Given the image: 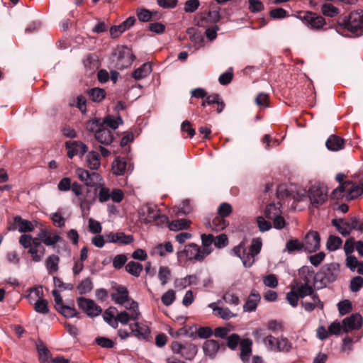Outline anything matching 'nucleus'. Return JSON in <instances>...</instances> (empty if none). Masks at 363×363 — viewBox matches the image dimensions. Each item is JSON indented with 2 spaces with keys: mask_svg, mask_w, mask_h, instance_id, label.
Instances as JSON below:
<instances>
[{
  "mask_svg": "<svg viewBox=\"0 0 363 363\" xmlns=\"http://www.w3.org/2000/svg\"><path fill=\"white\" fill-rule=\"evenodd\" d=\"M59 311L66 318H73L77 314L74 308L65 305L60 306Z\"/></svg>",
  "mask_w": 363,
  "mask_h": 363,
  "instance_id": "nucleus-61",
  "label": "nucleus"
},
{
  "mask_svg": "<svg viewBox=\"0 0 363 363\" xmlns=\"http://www.w3.org/2000/svg\"><path fill=\"white\" fill-rule=\"evenodd\" d=\"M125 308L129 311L127 312L125 311H121L118 313L116 315V321L117 323H121L123 325L127 324L129 320H135L138 318L140 313L138 308V303L132 300L129 305H125Z\"/></svg>",
  "mask_w": 363,
  "mask_h": 363,
  "instance_id": "nucleus-6",
  "label": "nucleus"
},
{
  "mask_svg": "<svg viewBox=\"0 0 363 363\" xmlns=\"http://www.w3.org/2000/svg\"><path fill=\"white\" fill-rule=\"evenodd\" d=\"M219 19L220 13L218 10L209 11L207 13H202L201 14L198 24L199 26H204V22L216 23Z\"/></svg>",
  "mask_w": 363,
  "mask_h": 363,
  "instance_id": "nucleus-33",
  "label": "nucleus"
},
{
  "mask_svg": "<svg viewBox=\"0 0 363 363\" xmlns=\"http://www.w3.org/2000/svg\"><path fill=\"white\" fill-rule=\"evenodd\" d=\"M185 257L188 260L201 262L206 257V254L199 245L191 243L185 245L182 251L178 252V257Z\"/></svg>",
  "mask_w": 363,
  "mask_h": 363,
  "instance_id": "nucleus-8",
  "label": "nucleus"
},
{
  "mask_svg": "<svg viewBox=\"0 0 363 363\" xmlns=\"http://www.w3.org/2000/svg\"><path fill=\"white\" fill-rule=\"evenodd\" d=\"M362 318L358 313H353L342 320V328L345 332L357 330L362 326Z\"/></svg>",
  "mask_w": 363,
  "mask_h": 363,
  "instance_id": "nucleus-17",
  "label": "nucleus"
},
{
  "mask_svg": "<svg viewBox=\"0 0 363 363\" xmlns=\"http://www.w3.org/2000/svg\"><path fill=\"white\" fill-rule=\"evenodd\" d=\"M176 298V294L174 290L169 289L161 297L162 303L165 306L172 305Z\"/></svg>",
  "mask_w": 363,
  "mask_h": 363,
  "instance_id": "nucleus-51",
  "label": "nucleus"
},
{
  "mask_svg": "<svg viewBox=\"0 0 363 363\" xmlns=\"http://www.w3.org/2000/svg\"><path fill=\"white\" fill-rule=\"evenodd\" d=\"M104 320L112 328H116L118 323L116 321V316L111 312V308L107 309L103 314Z\"/></svg>",
  "mask_w": 363,
  "mask_h": 363,
  "instance_id": "nucleus-54",
  "label": "nucleus"
},
{
  "mask_svg": "<svg viewBox=\"0 0 363 363\" xmlns=\"http://www.w3.org/2000/svg\"><path fill=\"white\" fill-rule=\"evenodd\" d=\"M172 276L170 269L166 266H161L158 271V279L162 286H165Z\"/></svg>",
  "mask_w": 363,
  "mask_h": 363,
  "instance_id": "nucleus-43",
  "label": "nucleus"
},
{
  "mask_svg": "<svg viewBox=\"0 0 363 363\" xmlns=\"http://www.w3.org/2000/svg\"><path fill=\"white\" fill-rule=\"evenodd\" d=\"M264 284L270 288H276L278 285V279L276 275L271 274L263 278Z\"/></svg>",
  "mask_w": 363,
  "mask_h": 363,
  "instance_id": "nucleus-64",
  "label": "nucleus"
},
{
  "mask_svg": "<svg viewBox=\"0 0 363 363\" xmlns=\"http://www.w3.org/2000/svg\"><path fill=\"white\" fill-rule=\"evenodd\" d=\"M34 229L35 227L30 220L23 219L20 216H15L13 218V223L9 227V230H18L20 233H23V234L33 232Z\"/></svg>",
  "mask_w": 363,
  "mask_h": 363,
  "instance_id": "nucleus-12",
  "label": "nucleus"
},
{
  "mask_svg": "<svg viewBox=\"0 0 363 363\" xmlns=\"http://www.w3.org/2000/svg\"><path fill=\"white\" fill-rule=\"evenodd\" d=\"M346 194L347 190L345 187V183L344 182L332 191L330 198L331 199L338 200L343 198L344 196H346Z\"/></svg>",
  "mask_w": 363,
  "mask_h": 363,
  "instance_id": "nucleus-49",
  "label": "nucleus"
},
{
  "mask_svg": "<svg viewBox=\"0 0 363 363\" xmlns=\"http://www.w3.org/2000/svg\"><path fill=\"white\" fill-rule=\"evenodd\" d=\"M261 296L255 290H252L248 296L246 302L243 306V311L245 312L255 311L260 301Z\"/></svg>",
  "mask_w": 363,
  "mask_h": 363,
  "instance_id": "nucleus-21",
  "label": "nucleus"
},
{
  "mask_svg": "<svg viewBox=\"0 0 363 363\" xmlns=\"http://www.w3.org/2000/svg\"><path fill=\"white\" fill-rule=\"evenodd\" d=\"M296 291L301 298H303L307 296H313L314 290L311 286L308 283L301 284L300 285L295 286Z\"/></svg>",
  "mask_w": 363,
  "mask_h": 363,
  "instance_id": "nucleus-42",
  "label": "nucleus"
},
{
  "mask_svg": "<svg viewBox=\"0 0 363 363\" xmlns=\"http://www.w3.org/2000/svg\"><path fill=\"white\" fill-rule=\"evenodd\" d=\"M299 296L296 291V287L294 285L291 286V290L286 294V298L289 304L292 307H296L298 302Z\"/></svg>",
  "mask_w": 363,
  "mask_h": 363,
  "instance_id": "nucleus-48",
  "label": "nucleus"
},
{
  "mask_svg": "<svg viewBox=\"0 0 363 363\" xmlns=\"http://www.w3.org/2000/svg\"><path fill=\"white\" fill-rule=\"evenodd\" d=\"M327 148L332 151H338L343 148L344 140L339 136L332 135L325 142Z\"/></svg>",
  "mask_w": 363,
  "mask_h": 363,
  "instance_id": "nucleus-32",
  "label": "nucleus"
},
{
  "mask_svg": "<svg viewBox=\"0 0 363 363\" xmlns=\"http://www.w3.org/2000/svg\"><path fill=\"white\" fill-rule=\"evenodd\" d=\"M18 242L23 248H28L29 247H44L41 242H43V238H40V232L38 233L37 237L33 238L30 234H23L20 236Z\"/></svg>",
  "mask_w": 363,
  "mask_h": 363,
  "instance_id": "nucleus-14",
  "label": "nucleus"
},
{
  "mask_svg": "<svg viewBox=\"0 0 363 363\" xmlns=\"http://www.w3.org/2000/svg\"><path fill=\"white\" fill-rule=\"evenodd\" d=\"M338 311L341 315H344L352 311V303L349 300H344L337 304Z\"/></svg>",
  "mask_w": 363,
  "mask_h": 363,
  "instance_id": "nucleus-59",
  "label": "nucleus"
},
{
  "mask_svg": "<svg viewBox=\"0 0 363 363\" xmlns=\"http://www.w3.org/2000/svg\"><path fill=\"white\" fill-rule=\"evenodd\" d=\"M303 249V244L297 239L290 240L286 242V250L291 253L295 250H301Z\"/></svg>",
  "mask_w": 363,
  "mask_h": 363,
  "instance_id": "nucleus-55",
  "label": "nucleus"
},
{
  "mask_svg": "<svg viewBox=\"0 0 363 363\" xmlns=\"http://www.w3.org/2000/svg\"><path fill=\"white\" fill-rule=\"evenodd\" d=\"M252 342L250 339H244L240 342V357L244 363L249 361V357L252 352Z\"/></svg>",
  "mask_w": 363,
  "mask_h": 363,
  "instance_id": "nucleus-26",
  "label": "nucleus"
},
{
  "mask_svg": "<svg viewBox=\"0 0 363 363\" xmlns=\"http://www.w3.org/2000/svg\"><path fill=\"white\" fill-rule=\"evenodd\" d=\"M223 299L230 305L238 306L240 303L239 297L236 294L230 292H226L223 296Z\"/></svg>",
  "mask_w": 363,
  "mask_h": 363,
  "instance_id": "nucleus-58",
  "label": "nucleus"
},
{
  "mask_svg": "<svg viewBox=\"0 0 363 363\" xmlns=\"http://www.w3.org/2000/svg\"><path fill=\"white\" fill-rule=\"evenodd\" d=\"M65 147L67 150V156L70 159L74 156L82 157L88 150V147L86 144L77 140L67 141Z\"/></svg>",
  "mask_w": 363,
  "mask_h": 363,
  "instance_id": "nucleus-10",
  "label": "nucleus"
},
{
  "mask_svg": "<svg viewBox=\"0 0 363 363\" xmlns=\"http://www.w3.org/2000/svg\"><path fill=\"white\" fill-rule=\"evenodd\" d=\"M363 286V278L357 276L350 281V288L352 292H357Z\"/></svg>",
  "mask_w": 363,
  "mask_h": 363,
  "instance_id": "nucleus-62",
  "label": "nucleus"
},
{
  "mask_svg": "<svg viewBox=\"0 0 363 363\" xmlns=\"http://www.w3.org/2000/svg\"><path fill=\"white\" fill-rule=\"evenodd\" d=\"M342 243L340 238L335 235H330L327 241V249L329 251H335L337 250Z\"/></svg>",
  "mask_w": 363,
  "mask_h": 363,
  "instance_id": "nucleus-46",
  "label": "nucleus"
},
{
  "mask_svg": "<svg viewBox=\"0 0 363 363\" xmlns=\"http://www.w3.org/2000/svg\"><path fill=\"white\" fill-rule=\"evenodd\" d=\"M299 18L310 29L320 30L326 24L325 19L317 13L305 11L299 14Z\"/></svg>",
  "mask_w": 363,
  "mask_h": 363,
  "instance_id": "nucleus-5",
  "label": "nucleus"
},
{
  "mask_svg": "<svg viewBox=\"0 0 363 363\" xmlns=\"http://www.w3.org/2000/svg\"><path fill=\"white\" fill-rule=\"evenodd\" d=\"M320 235L316 231L308 233L302 242L304 250L310 253L315 252L320 247Z\"/></svg>",
  "mask_w": 363,
  "mask_h": 363,
  "instance_id": "nucleus-11",
  "label": "nucleus"
},
{
  "mask_svg": "<svg viewBox=\"0 0 363 363\" xmlns=\"http://www.w3.org/2000/svg\"><path fill=\"white\" fill-rule=\"evenodd\" d=\"M347 190L346 199L352 200L357 199L363 194V182L359 184H354L352 182H345Z\"/></svg>",
  "mask_w": 363,
  "mask_h": 363,
  "instance_id": "nucleus-19",
  "label": "nucleus"
},
{
  "mask_svg": "<svg viewBox=\"0 0 363 363\" xmlns=\"http://www.w3.org/2000/svg\"><path fill=\"white\" fill-rule=\"evenodd\" d=\"M232 252L235 255L240 258L245 267H250L254 264L255 256L249 251L247 252L242 244L233 247Z\"/></svg>",
  "mask_w": 363,
  "mask_h": 363,
  "instance_id": "nucleus-13",
  "label": "nucleus"
},
{
  "mask_svg": "<svg viewBox=\"0 0 363 363\" xmlns=\"http://www.w3.org/2000/svg\"><path fill=\"white\" fill-rule=\"evenodd\" d=\"M95 139L101 144L104 145H110L113 140L112 130L101 125L96 131Z\"/></svg>",
  "mask_w": 363,
  "mask_h": 363,
  "instance_id": "nucleus-20",
  "label": "nucleus"
},
{
  "mask_svg": "<svg viewBox=\"0 0 363 363\" xmlns=\"http://www.w3.org/2000/svg\"><path fill=\"white\" fill-rule=\"evenodd\" d=\"M322 13L328 17H335L338 15L339 9L330 3H325L321 6Z\"/></svg>",
  "mask_w": 363,
  "mask_h": 363,
  "instance_id": "nucleus-45",
  "label": "nucleus"
},
{
  "mask_svg": "<svg viewBox=\"0 0 363 363\" xmlns=\"http://www.w3.org/2000/svg\"><path fill=\"white\" fill-rule=\"evenodd\" d=\"M191 224V221L186 218L177 219L168 224V228L172 231H179L187 229Z\"/></svg>",
  "mask_w": 363,
  "mask_h": 363,
  "instance_id": "nucleus-34",
  "label": "nucleus"
},
{
  "mask_svg": "<svg viewBox=\"0 0 363 363\" xmlns=\"http://www.w3.org/2000/svg\"><path fill=\"white\" fill-rule=\"evenodd\" d=\"M88 95L91 101L101 102L106 96V91L104 89L94 87L89 90Z\"/></svg>",
  "mask_w": 363,
  "mask_h": 363,
  "instance_id": "nucleus-40",
  "label": "nucleus"
},
{
  "mask_svg": "<svg viewBox=\"0 0 363 363\" xmlns=\"http://www.w3.org/2000/svg\"><path fill=\"white\" fill-rule=\"evenodd\" d=\"M115 292L111 294V299L115 302V303L125 306L129 305V296H128V291L127 288L124 286L120 285L116 287Z\"/></svg>",
  "mask_w": 363,
  "mask_h": 363,
  "instance_id": "nucleus-15",
  "label": "nucleus"
},
{
  "mask_svg": "<svg viewBox=\"0 0 363 363\" xmlns=\"http://www.w3.org/2000/svg\"><path fill=\"white\" fill-rule=\"evenodd\" d=\"M262 246V243L260 238L253 239L248 251L256 256L260 252Z\"/></svg>",
  "mask_w": 363,
  "mask_h": 363,
  "instance_id": "nucleus-60",
  "label": "nucleus"
},
{
  "mask_svg": "<svg viewBox=\"0 0 363 363\" xmlns=\"http://www.w3.org/2000/svg\"><path fill=\"white\" fill-rule=\"evenodd\" d=\"M216 303H211L208 307L213 310V313L216 316H218L224 320H229L235 316L228 308H221L216 306Z\"/></svg>",
  "mask_w": 363,
  "mask_h": 363,
  "instance_id": "nucleus-29",
  "label": "nucleus"
},
{
  "mask_svg": "<svg viewBox=\"0 0 363 363\" xmlns=\"http://www.w3.org/2000/svg\"><path fill=\"white\" fill-rule=\"evenodd\" d=\"M48 301L45 299L37 300L34 303V310L39 313L47 314L49 312Z\"/></svg>",
  "mask_w": 363,
  "mask_h": 363,
  "instance_id": "nucleus-52",
  "label": "nucleus"
},
{
  "mask_svg": "<svg viewBox=\"0 0 363 363\" xmlns=\"http://www.w3.org/2000/svg\"><path fill=\"white\" fill-rule=\"evenodd\" d=\"M197 353V348L196 345L191 343L184 345L181 356L186 360H191L194 358Z\"/></svg>",
  "mask_w": 363,
  "mask_h": 363,
  "instance_id": "nucleus-35",
  "label": "nucleus"
},
{
  "mask_svg": "<svg viewBox=\"0 0 363 363\" xmlns=\"http://www.w3.org/2000/svg\"><path fill=\"white\" fill-rule=\"evenodd\" d=\"M135 18L130 16L118 26H113L110 28V35L111 38H118L121 33L131 28L135 23Z\"/></svg>",
  "mask_w": 363,
  "mask_h": 363,
  "instance_id": "nucleus-16",
  "label": "nucleus"
},
{
  "mask_svg": "<svg viewBox=\"0 0 363 363\" xmlns=\"http://www.w3.org/2000/svg\"><path fill=\"white\" fill-rule=\"evenodd\" d=\"M301 305L307 312H312L315 308H323V303L317 294H313L311 301H302Z\"/></svg>",
  "mask_w": 363,
  "mask_h": 363,
  "instance_id": "nucleus-27",
  "label": "nucleus"
},
{
  "mask_svg": "<svg viewBox=\"0 0 363 363\" xmlns=\"http://www.w3.org/2000/svg\"><path fill=\"white\" fill-rule=\"evenodd\" d=\"M220 349V345L215 340H208L203 345V350L205 355L213 359Z\"/></svg>",
  "mask_w": 363,
  "mask_h": 363,
  "instance_id": "nucleus-24",
  "label": "nucleus"
},
{
  "mask_svg": "<svg viewBox=\"0 0 363 363\" xmlns=\"http://www.w3.org/2000/svg\"><path fill=\"white\" fill-rule=\"evenodd\" d=\"M152 72V64L145 62L135 69L132 73V77L135 80H140L147 77Z\"/></svg>",
  "mask_w": 363,
  "mask_h": 363,
  "instance_id": "nucleus-28",
  "label": "nucleus"
},
{
  "mask_svg": "<svg viewBox=\"0 0 363 363\" xmlns=\"http://www.w3.org/2000/svg\"><path fill=\"white\" fill-rule=\"evenodd\" d=\"M342 25L357 35L363 34V10L351 12L347 19H343Z\"/></svg>",
  "mask_w": 363,
  "mask_h": 363,
  "instance_id": "nucleus-3",
  "label": "nucleus"
},
{
  "mask_svg": "<svg viewBox=\"0 0 363 363\" xmlns=\"http://www.w3.org/2000/svg\"><path fill=\"white\" fill-rule=\"evenodd\" d=\"M40 238H43V243L46 246L54 245L61 239L59 235L54 234L47 229H42L40 230Z\"/></svg>",
  "mask_w": 363,
  "mask_h": 363,
  "instance_id": "nucleus-25",
  "label": "nucleus"
},
{
  "mask_svg": "<svg viewBox=\"0 0 363 363\" xmlns=\"http://www.w3.org/2000/svg\"><path fill=\"white\" fill-rule=\"evenodd\" d=\"M75 173L79 179L88 186L95 187L101 185L102 179L96 172H89L86 169L77 168Z\"/></svg>",
  "mask_w": 363,
  "mask_h": 363,
  "instance_id": "nucleus-7",
  "label": "nucleus"
},
{
  "mask_svg": "<svg viewBox=\"0 0 363 363\" xmlns=\"http://www.w3.org/2000/svg\"><path fill=\"white\" fill-rule=\"evenodd\" d=\"M201 238L202 242V250L207 256L212 252L211 245L213 244L214 236L211 234H202Z\"/></svg>",
  "mask_w": 363,
  "mask_h": 363,
  "instance_id": "nucleus-37",
  "label": "nucleus"
},
{
  "mask_svg": "<svg viewBox=\"0 0 363 363\" xmlns=\"http://www.w3.org/2000/svg\"><path fill=\"white\" fill-rule=\"evenodd\" d=\"M28 249V252L31 255L32 260L34 262H39L43 259L45 252V247H41L40 249L30 246Z\"/></svg>",
  "mask_w": 363,
  "mask_h": 363,
  "instance_id": "nucleus-44",
  "label": "nucleus"
},
{
  "mask_svg": "<svg viewBox=\"0 0 363 363\" xmlns=\"http://www.w3.org/2000/svg\"><path fill=\"white\" fill-rule=\"evenodd\" d=\"M86 163L91 169H98L101 165L99 154L96 151H90L86 156Z\"/></svg>",
  "mask_w": 363,
  "mask_h": 363,
  "instance_id": "nucleus-31",
  "label": "nucleus"
},
{
  "mask_svg": "<svg viewBox=\"0 0 363 363\" xmlns=\"http://www.w3.org/2000/svg\"><path fill=\"white\" fill-rule=\"evenodd\" d=\"M131 333L139 339H147L150 333V330L147 325L135 323L130 325Z\"/></svg>",
  "mask_w": 363,
  "mask_h": 363,
  "instance_id": "nucleus-23",
  "label": "nucleus"
},
{
  "mask_svg": "<svg viewBox=\"0 0 363 363\" xmlns=\"http://www.w3.org/2000/svg\"><path fill=\"white\" fill-rule=\"evenodd\" d=\"M136 15L138 20L141 22H148L152 20L160 18V14L157 11H150L148 9L139 7L136 9Z\"/></svg>",
  "mask_w": 363,
  "mask_h": 363,
  "instance_id": "nucleus-22",
  "label": "nucleus"
},
{
  "mask_svg": "<svg viewBox=\"0 0 363 363\" xmlns=\"http://www.w3.org/2000/svg\"><path fill=\"white\" fill-rule=\"evenodd\" d=\"M281 208L280 202H277L269 203L265 208L266 217L273 220L274 227L277 229H282L285 226V220L281 216Z\"/></svg>",
  "mask_w": 363,
  "mask_h": 363,
  "instance_id": "nucleus-4",
  "label": "nucleus"
},
{
  "mask_svg": "<svg viewBox=\"0 0 363 363\" xmlns=\"http://www.w3.org/2000/svg\"><path fill=\"white\" fill-rule=\"evenodd\" d=\"M299 201L308 199L309 209H318L325 206L329 199L328 188L324 184L315 183L309 186L306 194H298Z\"/></svg>",
  "mask_w": 363,
  "mask_h": 363,
  "instance_id": "nucleus-1",
  "label": "nucleus"
},
{
  "mask_svg": "<svg viewBox=\"0 0 363 363\" xmlns=\"http://www.w3.org/2000/svg\"><path fill=\"white\" fill-rule=\"evenodd\" d=\"M125 268L128 273L135 277H138L143 269V267L140 263L134 261L129 262Z\"/></svg>",
  "mask_w": 363,
  "mask_h": 363,
  "instance_id": "nucleus-39",
  "label": "nucleus"
},
{
  "mask_svg": "<svg viewBox=\"0 0 363 363\" xmlns=\"http://www.w3.org/2000/svg\"><path fill=\"white\" fill-rule=\"evenodd\" d=\"M93 288V282L89 277L82 280L77 286V289L80 295L86 294L91 292Z\"/></svg>",
  "mask_w": 363,
  "mask_h": 363,
  "instance_id": "nucleus-41",
  "label": "nucleus"
},
{
  "mask_svg": "<svg viewBox=\"0 0 363 363\" xmlns=\"http://www.w3.org/2000/svg\"><path fill=\"white\" fill-rule=\"evenodd\" d=\"M120 123H122V119L121 117L115 118L108 116L104 120V124L113 130L116 129Z\"/></svg>",
  "mask_w": 363,
  "mask_h": 363,
  "instance_id": "nucleus-56",
  "label": "nucleus"
},
{
  "mask_svg": "<svg viewBox=\"0 0 363 363\" xmlns=\"http://www.w3.org/2000/svg\"><path fill=\"white\" fill-rule=\"evenodd\" d=\"M291 348V344L286 337L277 338L276 351L289 352Z\"/></svg>",
  "mask_w": 363,
  "mask_h": 363,
  "instance_id": "nucleus-47",
  "label": "nucleus"
},
{
  "mask_svg": "<svg viewBox=\"0 0 363 363\" xmlns=\"http://www.w3.org/2000/svg\"><path fill=\"white\" fill-rule=\"evenodd\" d=\"M134 135L131 132L126 133L121 138L120 145L123 149L124 152H128L130 150L128 144L133 141Z\"/></svg>",
  "mask_w": 363,
  "mask_h": 363,
  "instance_id": "nucleus-50",
  "label": "nucleus"
},
{
  "mask_svg": "<svg viewBox=\"0 0 363 363\" xmlns=\"http://www.w3.org/2000/svg\"><path fill=\"white\" fill-rule=\"evenodd\" d=\"M60 262V257L57 255H50L49 256L45 262V266L48 269V274H52L56 272L58 269V264Z\"/></svg>",
  "mask_w": 363,
  "mask_h": 363,
  "instance_id": "nucleus-38",
  "label": "nucleus"
},
{
  "mask_svg": "<svg viewBox=\"0 0 363 363\" xmlns=\"http://www.w3.org/2000/svg\"><path fill=\"white\" fill-rule=\"evenodd\" d=\"M134 238L133 235H125L123 232L110 233L106 235V242L111 243H119L122 245H128L133 242Z\"/></svg>",
  "mask_w": 363,
  "mask_h": 363,
  "instance_id": "nucleus-18",
  "label": "nucleus"
},
{
  "mask_svg": "<svg viewBox=\"0 0 363 363\" xmlns=\"http://www.w3.org/2000/svg\"><path fill=\"white\" fill-rule=\"evenodd\" d=\"M331 223L343 237L349 236L352 230L363 233V216H354L347 219L334 218Z\"/></svg>",
  "mask_w": 363,
  "mask_h": 363,
  "instance_id": "nucleus-2",
  "label": "nucleus"
},
{
  "mask_svg": "<svg viewBox=\"0 0 363 363\" xmlns=\"http://www.w3.org/2000/svg\"><path fill=\"white\" fill-rule=\"evenodd\" d=\"M77 302L78 306L90 317L98 316L102 312L101 308L91 299L79 297Z\"/></svg>",
  "mask_w": 363,
  "mask_h": 363,
  "instance_id": "nucleus-9",
  "label": "nucleus"
},
{
  "mask_svg": "<svg viewBox=\"0 0 363 363\" xmlns=\"http://www.w3.org/2000/svg\"><path fill=\"white\" fill-rule=\"evenodd\" d=\"M227 226V222L225 220L224 217H221V216H216L212 220V228L215 230H223Z\"/></svg>",
  "mask_w": 363,
  "mask_h": 363,
  "instance_id": "nucleus-53",
  "label": "nucleus"
},
{
  "mask_svg": "<svg viewBox=\"0 0 363 363\" xmlns=\"http://www.w3.org/2000/svg\"><path fill=\"white\" fill-rule=\"evenodd\" d=\"M233 208L230 203H222L218 208V214L221 217H227L232 213Z\"/></svg>",
  "mask_w": 363,
  "mask_h": 363,
  "instance_id": "nucleus-63",
  "label": "nucleus"
},
{
  "mask_svg": "<svg viewBox=\"0 0 363 363\" xmlns=\"http://www.w3.org/2000/svg\"><path fill=\"white\" fill-rule=\"evenodd\" d=\"M26 298L30 303L35 302L37 300L43 299V290L41 286H36L29 289L28 291Z\"/></svg>",
  "mask_w": 363,
  "mask_h": 363,
  "instance_id": "nucleus-36",
  "label": "nucleus"
},
{
  "mask_svg": "<svg viewBox=\"0 0 363 363\" xmlns=\"http://www.w3.org/2000/svg\"><path fill=\"white\" fill-rule=\"evenodd\" d=\"M127 165L125 158L117 157L112 162V172L118 176L123 175L126 171Z\"/></svg>",
  "mask_w": 363,
  "mask_h": 363,
  "instance_id": "nucleus-30",
  "label": "nucleus"
},
{
  "mask_svg": "<svg viewBox=\"0 0 363 363\" xmlns=\"http://www.w3.org/2000/svg\"><path fill=\"white\" fill-rule=\"evenodd\" d=\"M228 244V239L225 234H220L214 237L213 245L216 247L220 249L223 248Z\"/></svg>",
  "mask_w": 363,
  "mask_h": 363,
  "instance_id": "nucleus-57",
  "label": "nucleus"
}]
</instances>
